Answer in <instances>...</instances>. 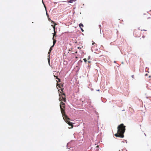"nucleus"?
<instances>
[{
	"mask_svg": "<svg viewBox=\"0 0 151 151\" xmlns=\"http://www.w3.org/2000/svg\"><path fill=\"white\" fill-rule=\"evenodd\" d=\"M60 107L61 109V111L62 113V116L64 119L65 120V122L68 123L70 126H71V127L70 128H72L73 127V125L72 123L70 122L69 120L70 119L65 114V109H64L65 108V104L63 103L62 101L60 102Z\"/></svg>",
	"mask_w": 151,
	"mask_h": 151,
	"instance_id": "1",
	"label": "nucleus"
},
{
	"mask_svg": "<svg viewBox=\"0 0 151 151\" xmlns=\"http://www.w3.org/2000/svg\"><path fill=\"white\" fill-rule=\"evenodd\" d=\"M126 126L123 124H121L117 127V132L114 134L115 136L123 138L124 137V134L125 131Z\"/></svg>",
	"mask_w": 151,
	"mask_h": 151,
	"instance_id": "2",
	"label": "nucleus"
},
{
	"mask_svg": "<svg viewBox=\"0 0 151 151\" xmlns=\"http://www.w3.org/2000/svg\"><path fill=\"white\" fill-rule=\"evenodd\" d=\"M61 93H62V94H59V99L60 101H62L64 102H66V99L65 98V95L64 93H62L61 92H60Z\"/></svg>",
	"mask_w": 151,
	"mask_h": 151,
	"instance_id": "3",
	"label": "nucleus"
},
{
	"mask_svg": "<svg viewBox=\"0 0 151 151\" xmlns=\"http://www.w3.org/2000/svg\"><path fill=\"white\" fill-rule=\"evenodd\" d=\"M52 39L53 40V46H54L55 44L56 43V41L55 39H54V37H53Z\"/></svg>",
	"mask_w": 151,
	"mask_h": 151,
	"instance_id": "4",
	"label": "nucleus"
},
{
	"mask_svg": "<svg viewBox=\"0 0 151 151\" xmlns=\"http://www.w3.org/2000/svg\"><path fill=\"white\" fill-rule=\"evenodd\" d=\"M76 1V0H69V1H68L67 2L68 3H72L73 1Z\"/></svg>",
	"mask_w": 151,
	"mask_h": 151,
	"instance_id": "5",
	"label": "nucleus"
},
{
	"mask_svg": "<svg viewBox=\"0 0 151 151\" xmlns=\"http://www.w3.org/2000/svg\"><path fill=\"white\" fill-rule=\"evenodd\" d=\"M56 25V24L55 23H54V25H51V26L53 28V30L54 31H55V25Z\"/></svg>",
	"mask_w": 151,
	"mask_h": 151,
	"instance_id": "6",
	"label": "nucleus"
},
{
	"mask_svg": "<svg viewBox=\"0 0 151 151\" xmlns=\"http://www.w3.org/2000/svg\"><path fill=\"white\" fill-rule=\"evenodd\" d=\"M54 77H56V78L58 80V81H57V82H60V79L58 78L57 76H55V75H54Z\"/></svg>",
	"mask_w": 151,
	"mask_h": 151,
	"instance_id": "7",
	"label": "nucleus"
},
{
	"mask_svg": "<svg viewBox=\"0 0 151 151\" xmlns=\"http://www.w3.org/2000/svg\"><path fill=\"white\" fill-rule=\"evenodd\" d=\"M79 26L80 28H81L82 27H83V25L81 23H80L79 24Z\"/></svg>",
	"mask_w": 151,
	"mask_h": 151,
	"instance_id": "8",
	"label": "nucleus"
},
{
	"mask_svg": "<svg viewBox=\"0 0 151 151\" xmlns=\"http://www.w3.org/2000/svg\"><path fill=\"white\" fill-rule=\"evenodd\" d=\"M54 31V33L53 34V37H54V38L55 36L56 37V33H57V32L56 31H55H55Z\"/></svg>",
	"mask_w": 151,
	"mask_h": 151,
	"instance_id": "9",
	"label": "nucleus"
},
{
	"mask_svg": "<svg viewBox=\"0 0 151 151\" xmlns=\"http://www.w3.org/2000/svg\"><path fill=\"white\" fill-rule=\"evenodd\" d=\"M57 86H58V87H59L61 88L62 87H63V85H61V84H57Z\"/></svg>",
	"mask_w": 151,
	"mask_h": 151,
	"instance_id": "10",
	"label": "nucleus"
},
{
	"mask_svg": "<svg viewBox=\"0 0 151 151\" xmlns=\"http://www.w3.org/2000/svg\"><path fill=\"white\" fill-rule=\"evenodd\" d=\"M54 46H51V47L50 48V50H49V52H50L51 51H52V48Z\"/></svg>",
	"mask_w": 151,
	"mask_h": 151,
	"instance_id": "11",
	"label": "nucleus"
},
{
	"mask_svg": "<svg viewBox=\"0 0 151 151\" xmlns=\"http://www.w3.org/2000/svg\"><path fill=\"white\" fill-rule=\"evenodd\" d=\"M83 60L86 63V62H87V60L86 58L83 59Z\"/></svg>",
	"mask_w": 151,
	"mask_h": 151,
	"instance_id": "12",
	"label": "nucleus"
},
{
	"mask_svg": "<svg viewBox=\"0 0 151 151\" xmlns=\"http://www.w3.org/2000/svg\"><path fill=\"white\" fill-rule=\"evenodd\" d=\"M91 57L90 56H89L88 57V58L87 59L88 60H89L90 59Z\"/></svg>",
	"mask_w": 151,
	"mask_h": 151,
	"instance_id": "13",
	"label": "nucleus"
},
{
	"mask_svg": "<svg viewBox=\"0 0 151 151\" xmlns=\"http://www.w3.org/2000/svg\"><path fill=\"white\" fill-rule=\"evenodd\" d=\"M50 52L49 51L48 53V55L49 56V57L50 55Z\"/></svg>",
	"mask_w": 151,
	"mask_h": 151,
	"instance_id": "14",
	"label": "nucleus"
},
{
	"mask_svg": "<svg viewBox=\"0 0 151 151\" xmlns=\"http://www.w3.org/2000/svg\"><path fill=\"white\" fill-rule=\"evenodd\" d=\"M51 22L52 23H53L54 24V23H55V22L53 21L52 20L51 21Z\"/></svg>",
	"mask_w": 151,
	"mask_h": 151,
	"instance_id": "15",
	"label": "nucleus"
},
{
	"mask_svg": "<svg viewBox=\"0 0 151 151\" xmlns=\"http://www.w3.org/2000/svg\"><path fill=\"white\" fill-rule=\"evenodd\" d=\"M81 30L82 31V32H83L84 30H83V29L81 28Z\"/></svg>",
	"mask_w": 151,
	"mask_h": 151,
	"instance_id": "16",
	"label": "nucleus"
},
{
	"mask_svg": "<svg viewBox=\"0 0 151 151\" xmlns=\"http://www.w3.org/2000/svg\"><path fill=\"white\" fill-rule=\"evenodd\" d=\"M88 63H91V61H88Z\"/></svg>",
	"mask_w": 151,
	"mask_h": 151,
	"instance_id": "17",
	"label": "nucleus"
},
{
	"mask_svg": "<svg viewBox=\"0 0 151 151\" xmlns=\"http://www.w3.org/2000/svg\"><path fill=\"white\" fill-rule=\"evenodd\" d=\"M78 49H81V47H78Z\"/></svg>",
	"mask_w": 151,
	"mask_h": 151,
	"instance_id": "18",
	"label": "nucleus"
},
{
	"mask_svg": "<svg viewBox=\"0 0 151 151\" xmlns=\"http://www.w3.org/2000/svg\"><path fill=\"white\" fill-rule=\"evenodd\" d=\"M63 89H61V91H62V92H63Z\"/></svg>",
	"mask_w": 151,
	"mask_h": 151,
	"instance_id": "19",
	"label": "nucleus"
},
{
	"mask_svg": "<svg viewBox=\"0 0 151 151\" xmlns=\"http://www.w3.org/2000/svg\"><path fill=\"white\" fill-rule=\"evenodd\" d=\"M132 78H134V75H132Z\"/></svg>",
	"mask_w": 151,
	"mask_h": 151,
	"instance_id": "20",
	"label": "nucleus"
},
{
	"mask_svg": "<svg viewBox=\"0 0 151 151\" xmlns=\"http://www.w3.org/2000/svg\"><path fill=\"white\" fill-rule=\"evenodd\" d=\"M95 43L94 42V43H93V45H95Z\"/></svg>",
	"mask_w": 151,
	"mask_h": 151,
	"instance_id": "21",
	"label": "nucleus"
},
{
	"mask_svg": "<svg viewBox=\"0 0 151 151\" xmlns=\"http://www.w3.org/2000/svg\"><path fill=\"white\" fill-rule=\"evenodd\" d=\"M147 74H146L145 75V76H147Z\"/></svg>",
	"mask_w": 151,
	"mask_h": 151,
	"instance_id": "22",
	"label": "nucleus"
},
{
	"mask_svg": "<svg viewBox=\"0 0 151 151\" xmlns=\"http://www.w3.org/2000/svg\"><path fill=\"white\" fill-rule=\"evenodd\" d=\"M135 31H134V34H135Z\"/></svg>",
	"mask_w": 151,
	"mask_h": 151,
	"instance_id": "23",
	"label": "nucleus"
},
{
	"mask_svg": "<svg viewBox=\"0 0 151 151\" xmlns=\"http://www.w3.org/2000/svg\"><path fill=\"white\" fill-rule=\"evenodd\" d=\"M44 6L45 7V9L46 8V7L45 6V5H44Z\"/></svg>",
	"mask_w": 151,
	"mask_h": 151,
	"instance_id": "24",
	"label": "nucleus"
},
{
	"mask_svg": "<svg viewBox=\"0 0 151 151\" xmlns=\"http://www.w3.org/2000/svg\"><path fill=\"white\" fill-rule=\"evenodd\" d=\"M126 151H127V150H126Z\"/></svg>",
	"mask_w": 151,
	"mask_h": 151,
	"instance_id": "25",
	"label": "nucleus"
},
{
	"mask_svg": "<svg viewBox=\"0 0 151 151\" xmlns=\"http://www.w3.org/2000/svg\"><path fill=\"white\" fill-rule=\"evenodd\" d=\"M43 0H42V1H43Z\"/></svg>",
	"mask_w": 151,
	"mask_h": 151,
	"instance_id": "26",
	"label": "nucleus"
},
{
	"mask_svg": "<svg viewBox=\"0 0 151 151\" xmlns=\"http://www.w3.org/2000/svg\"><path fill=\"white\" fill-rule=\"evenodd\" d=\"M119 151H120V150Z\"/></svg>",
	"mask_w": 151,
	"mask_h": 151,
	"instance_id": "27",
	"label": "nucleus"
}]
</instances>
